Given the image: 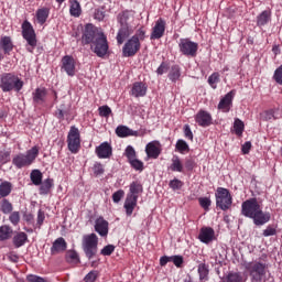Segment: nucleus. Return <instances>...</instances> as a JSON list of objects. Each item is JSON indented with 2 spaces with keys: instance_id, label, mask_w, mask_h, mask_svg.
<instances>
[{
  "instance_id": "12",
  "label": "nucleus",
  "mask_w": 282,
  "mask_h": 282,
  "mask_svg": "<svg viewBox=\"0 0 282 282\" xmlns=\"http://www.w3.org/2000/svg\"><path fill=\"white\" fill-rule=\"evenodd\" d=\"M140 40L138 36H132L130 40L126 42L122 48V55L126 58H131V56H135L138 52H140Z\"/></svg>"
},
{
  "instance_id": "48",
  "label": "nucleus",
  "mask_w": 282,
  "mask_h": 282,
  "mask_svg": "<svg viewBox=\"0 0 282 282\" xmlns=\"http://www.w3.org/2000/svg\"><path fill=\"white\" fill-rule=\"evenodd\" d=\"M132 169H134L135 171H144V163L138 159H132L131 161H129Z\"/></svg>"
},
{
  "instance_id": "42",
  "label": "nucleus",
  "mask_w": 282,
  "mask_h": 282,
  "mask_svg": "<svg viewBox=\"0 0 282 282\" xmlns=\"http://www.w3.org/2000/svg\"><path fill=\"white\" fill-rule=\"evenodd\" d=\"M180 76H182V74L180 73V66H172L169 73L170 80H172V83H176V80H180Z\"/></svg>"
},
{
  "instance_id": "3",
  "label": "nucleus",
  "mask_w": 282,
  "mask_h": 282,
  "mask_svg": "<svg viewBox=\"0 0 282 282\" xmlns=\"http://www.w3.org/2000/svg\"><path fill=\"white\" fill-rule=\"evenodd\" d=\"M39 158V147H33L26 151V154L20 153L12 159V164L17 169H23L30 166Z\"/></svg>"
},
{
  "instance_id": "31",
  "label": "nucleus",
  "mask_w": 282,
  "mask_h": 282,
  "mask_svg": "<svg viewBox=\"0 0 282 282\" xmlns=\"http://www.w3.org/2000/svg\"><path fill=\"white\" fill-rule=\"evenodd\" d=\"M118 21L122 28H129V23L133 21V15L129 11H124L118 15Z\"/></svg>"
},
{
  "instance_id": "30",
  "label": "nucleus",
  "mask_w": 282,
  "mask_h": 282,
  "mask_svg": "<svg viewBox=\"0 0 282 282\" xmlns=\"http://www.w3.org/2000/svg\"><path fill=\"white\" fill-rule=\"evenodd\" d=\"M116 133L119 138H129V135H138V131L129 129L127 126H119L116 129Z\"/></svg>"
},
{
  "instance_id": "52",
  "label": "nucleus",
  "mask_w": 282,
  "mask_h": 282,
  "mask_svg": "<svg viewBox=\"0 0 282 282\" xmlns=\"http://www.w3.org/2000/svg\"><path fill=\"white\" fill-rule=\"evenodd\" d=\"M9 220L13 226H18L19 223L21 221V214H19V212L11 213Z\"/></svg>"
},
{
  "instance_id": "41",
  "label": "nucleus",
  "mask_w": 282,
  "mask_h": 282,
  "mask_svg": "<svg viewBox=\"0 0 282 282\" xmlns=\"http://www.w3.org/2000/svg\"><path fill=\"white\" fill-rule=\"evenodd\" d=\"M48 17H50V11L47 9H40L36 12V19L40 25H43V23L47 21Z\"/></svg>"
},
{
  "instance_id": "1",
  "label": "nucleus",
  "mask_w": 282,
  "mask_h": 282,
  "mask_svg": "<svg viewBox=\"0 0 282 282\" xmlns=\"http://www.w3.org/2000/svg\"><path fill=\"white\" fill-rule=\"evenodd\" d=\"M241 215L253 220L254 226H265L271 219L268 212H263L257 198H249L241 205Z\"/></svg>"
},
{
  "instance_id": "14",
  "label": "nucleus",
  "mask_w": 282,
  "mask_h": 282,
  "mask_svg": "<svg viewBox=\"0 0 282 282\" xmlns=\"http://www.w3.org/2000/svg\"><path fill=\"white\" fill-rule=\"evenodd\" d=\"M62 69H64L68 76L76 75V61L72 55H66L62 58Z\"/></svg>"
},
{
  "instance_id": "29",
  "label": "nucleus",
  "mask_w": 282,
  "mask_h": 282,
  "mask_svg": "<svg viewBox=\"0 0 282 282\" xmlns=\"http://www.w3.org/2000/svg\"><path fill=\"white\" fill-rule=\"evenodd\" d=\"M144 188L142 187V183L139 181H134L130 184V189L127 195L132 196V197H139L141 193H143Z\"/></svg>"
},
{
  "instance_id": "7",
  "label": "nucleus",
  "mask_w": 282,
  "mask_h": 282,
  "mask_svg": "<svg viewBox=\"0 0 282 282\" xmlns=\"http://www.w3.org/2000/svg\"><path fill=\"white\" fill-rule=\"evenodd\" d=\"M22 36L28 42V52H34V47H36V33L34 32V28L28 20H25L22 24Z\"/></svg>"
},
{
  "instance_id": "18",
  "label": "nucleus",
  "mask_w": 282,
  "mask_h": 282,
  "mask_svg": "<svg viewBox=\"0 0 282 282\" xmlns=\"http://www.w3.org/2000/svg\"><path fill=\"white\" fill-rule=\"evenodd\" d=\"M95 230L100 237H107V235H109V221L105 220L102 217L97 218L95 221Z\"/></svg>"
},
{
  "instance_id": "53",
  "label": "nucleus",
  "mask_w": 282,
  "mask_h": 282,
  "mask_svg": "<svg viewBox=\"0 0 282 282\" xmlns=\"http://www.w3.org/2000/svg\"><path fill=\"white\" fill-rule=\"evenodd\" d=\"M126 158H128L129 162H131V160L135 159V149H133V147L128 145L126 148V152H124Z\"/></svg>"
},
{
  "instance_id": "16",
  "label": "nucleus",
  "mask_w": 282,
  "mask_h": 282,
  "mask_svg": "<svg viewBox=\"0 0 282 282\" xmlns=\"http://www.w3.org/2000/svg\"><path fill=\"white\" fill-rule=\"evenodd\" d=\"M232 98H235V90L229 91L223 99H220L218 109L224 111V113H228L230 107H232Z\"/></svg>"
},
{
  "instance_id": "33",
  "label": "nucleus",
  "mask_w": 282,
  "mask_h": 282,
  "mask_svg": "<svg viewBox=\"0 0 282 282\" xmlns=\"http://www.w3.org/2000/svg\"><path fill=\"white\" fill-rule=\"evenodd\" d=\"M65 116H69V106L62 104L55 111V117L58 118L59 121L65 120Z\"/></svg>"
},
{
  "instance_id": "59",
  "label": "nucleus",
  "mask_w": 282,
  "mask_h": 282,
  "mask_svg": "<svg viewBox=\"0 0 282 282\" xmlns=\"http://www.w3.org/2000/svg\"><path fill=\"white\" fill-rule=\"evenodd\" d=\"M10 162V152L0 151V164H8Z\"/></svg>"
},
{
  "instance_id": "64",
  "label": "nucleus",
  "mask_w": 282,
  "mask_h": 282,
  "mask_svg": "<svg viewBox=\"0 0 282 282\" xmlns=\"http://www.w3.org/2000/svg\"><path fill=\"white\" fill-rule=\"evenodd\" d=\"M28 281L29 282H47L46 279H43V278H41L39 275H29L28 276Z\"/></svg>"
},
{
  "instance_id": "35",
  "label": "nucleus",
  "mask_w": 282,
  "mask_h": 282,
  "mask_svg": "<svg viewBox=\"0 0 282 282\" xmlns=\"http://www.w3.org/2000/svg\"><path fill=\"white\" fill-rule=\"evenodd\" d=\"M28 241V234L25 232H19L13 237V245L15 248H21V246H24Z\"/></svg>"
},
{
  "instance_id": "50",
  "label": "nucleus",
  "mask_w": 282,
  "mask_h": 282,
  "mask_svg": "<svg viewBox=\"0 0 282 282\" xmlns=\"http://www.w3.org/2000/svg\"><path fill=\"white\" fill-rule=\"evenodd\" d=\"M113 250H116V246L108 245L101 249L100 254H102L104 257H111V254H113Z\"/></svg>"
},
{
  "instance_id": "21",
  "label": "nucleus",
  "mask_w": 282,
  "mask_h": 282,
  "mask_svg": "<svg viewBox=\"0 0 282 282\" xmlns=\"http://www.w3.org/2000/svg\"><path fill=\"white\" fill-rule=\"evenodd\" d=\"M65 250H67V241H65V238L59 237L53 242L51 247V254H61V252H65Z\"/></svg>"
},
{
  "instance_id": "38",
  "label": "nucleus",
  "mask_w": 282,
  "mask_h": 282,
  "mask_svg": "<svg viewBox=\"0 0 282 282\" xmlns=\"http://www.w3.org/2000/svg\"><path fill=\"white\" fill-rule=\"evenodd\" d=\"M170 169L177 173H182V171H184V165L182 164L180 156L172 158V164L170 165Z\"/></svg>"
},
{
  "instance_id": "26",
  "label": "nucleus",
  "mask_w": 282,
  "mask_h": 282,
  "mask_svg": "<svg viewBox=\"0 0 282 282\" xmlns=\"http://www.w3.org/2000/svg\"><path fill=\"white\" fill-rule=\"evenodd\" d=\"M270 21H272V12L270 10H264L257 17L258 28H263V25H268Z\"/></svg>"
},
{
  "instance_id": "34",
  "label": "nucleus",
  "mask_w": 282,
  "mask_h": 282,
  "mask_svg": "<svg viewBox=\"0 0 282 282\" xmlns=\"http://www.w3.org/2000/svg\"><path fill=\"white\" fill-rule=\"evenodd\" d=\"M31 182L34 186H41L43 183V173L40 170H33L30 174Z\"/></svg>"
},
{
  "instance_id": "15",
  "label": "nucleus",
  "mask_w": 282,
  "mask_h": 282,
  "mask_svg": "<svg viewBox=\"0 0 282 282\" xmlns=\"http://www.w3.org/2000/svg\"><path fill=\"white\" fill-rule=\"evenodd\" d=\"M96 153L99 160H107L113 155V148L109 142H102L99 147L96 148Z\"/></svg>"
},
{
  "instance_id": "10",
  "label": "nucleus",
  "mask_w": 282,
  "mask_h": 282,
  "mask_svg": "<svg viewBox=\"0 0 282 282\" xmlns=\"http://www.w3.org/2000/svg\"><path fill=\"white\" fill-rule=\"evenodd\" d=\"M67 144L70 153H78L80 151V131L76 126H72L67 135Z\"/></svg>"
},
{
  "instance_id": "25",
  "label": "nucleus",
  "mask_w": 282,
  "mask_h": 282,
  "mask_svg": "<svg viewBox=\"0 0 282 282\" xmlns=\"http://www.w3.org/2000/svg\"><path fill=\"white\" fill-rule=\"evenodd\" d=\"M145 152L148 158H152L153 160H158L160 158V143L150 142L145 147Z\"/></svg>"
},
{
  "instance_id": "9",
  "label": "nucleus",
  "mask_w": 282,
  "mask_h": 282,
  "mask_svg": "<svg viewBox=\"0 0 282 282\" xmlns=\"http://www.w3.org/2000/svg\"><path fill=\"white\" fill-rule=\"evenodd\" d=\"M105 33L102 31H98L94 24H86L83 35L82 43L84 45H91L97 39H100Z\"/></svg>"
},
{
  "instance_id": "63",
  "label": "nucleus",
  "mask_w": 282,
  "mask_h": 282,
  "mask_svg": "<svg viewBox=\"0 0 282 282\" xmlns=\"http://www.w3.org/2000/svg\"><path fill=\"white\" fill-rule=\"evenodd\" d=\"M184 135L185 138H187V140H191V142H193V131L191 130V126H184Z\"/></svg>"
},
{
  "instance_id": "44",
  "label": "nucleus",
  "mask_w": 282,
  "mask_h": 282,
  "mask_svg": "<svg viewBox=\"0 0 282 282\" xmlns=\"http://www.w3.org/2000/svg\"><path fill=\"white\" fill-rule=\"evenodd\" d=\"M225 282H243V275L239 272H230L226 276Z\"/></svg>"
},
{
  "instance_id": "46",
  "label": "nucleus",
  "mask_w": 282,
  "mask_h": 282,
  "mask_svg": "<svg viewBox=\"0 0 282 282\" xmlns=\"http://www.w3.org/2000/svg\"><path fill=\"white\" fill-rule=\"evenodd\" d=\"M245 127L246 126L243 124V121H241L240 119H235L234 131L236 135H242Z\"/></svg>"
},
{
  "instance_id": "36",
  "label": "nucleus",
  "mask_w": 282,
  "mask_h": 282,
  "mask_svg": "<svg viewBox=\"0 0 282 282\" xmlns=\"http://www.w3.org/2000/svg\"><path fill=\"white\" fill-rule=\"evenodd\" d=\"M66 261L67 263H74L75 265L80 263V257L78 256V252L75 250H68L66 252Z\"/></svg>"
},
{
  "instance_id": "8",
  "label": "nucleus",
  "mask_w": 282,
  "mask_h": 282,
  "mask_svg": "<svg viewBox=\"0 0 282 282\" xmlns=\"http://www.w3.org/2000/svg\"><path fill=\"white\" fill-rule=\"evenodd\" d=\"M91 52L98 56V58H105L109 52V42L107 41V35L105 33L99 36L91 45Z\"/></svg>"
},
{
  "instance_id": "37",
  "label": "nucleus",
  "mask_w": 282,
  "mask_h": 282,
  "mask_svg": "<svg viewBox=\"0 0 282 282\" xmlns=\"http://www.w3.org/2000/svg\"><path fill=\"white\" fill-rule=\"evenodd\" d=\"M12 193V183L4 181L0 184V196L8 197Z\"/></svg>"
},
{
  "instance_id": "5",
  "label": "nucleus",
  "mask_w": 282,
  "mask_h": 282,
  "mask_svg": "<svg viewBox=\"0 0 282 282\" xmlns=\"http://www.w3.org/2000/svg\"><path fill=\"white\" fill-rule=\"evenodd\" d=\"M265 268L268 265L261 262H251L246 265V270L249 272L251 282H262L263 276H265Z\"/></svg>"
},
{
  "instance_id": "24",
  "label": "nucleus",
  "mask_w": 282,
  "mask_h": 282,
  "mask_svg": "<svg viewBox=\"0 0 282 282\" xmlns=\"http://www.w3.org/2000/svg\"><path fill=\"white\" fill-rule=\"evenodd\" d=\"M135 206H138L137 196H129L127 194L123 207L126 209V215H128V217H131L133 215V210H135Z\"/></svg>"
},
{
  "instance_id": "60",
  "label": "nucleus",
  "mask_w": 282,
  "mask_h": 282,
  "mask_svg": "<svg viewBox=\"0 0 282 282\" xmlns=\"http://www.w3.org/2000/svg\"><path fill=\"white\" fill-rule=\"evenodd\" d=\"M263 237H274V235H276V228L272 227V226H268L263 232H262Z\"/></svg>"
},
{
  "instance_id": "49",
  "label": "nucleus",
  "mask_w": 282,
  "mask_h": 282,
  "mask_svg": "<svg viewBox=\"0 0 282 282\" xmlns=\"http://www.w3.org/2000/svg\"><path fill=\"white\" fill-rule=\"evenodd\" d=\"M169 186H170V188H172V191H180L182 188V186H184V183L182 181H180L178 178H174V180L170 181Z\"/></svg>"
},
{
  "instance_id": "20",
  "label": "nucleus",
  "mask_w": 282,
  "mask_h": 282,
  "mask_svg": "<svg viewBox=\"0 0 282 282\" xmlns=\"http://www.w3.org/2000/svg\"><path fill=\"white\" fill-rule=\"evenodd\" d=\"M166 263H174L176 268H182L184 265V257L182 256H163L160 259V265L164 267Z\"/></svg>"
},
{
  "instance_id": "23",
  "label": "nucleus",
  "mask_w": 282,
  "mask_h": 282,
  "mask_svg": "<svg viewBox=\"0 0 282 282\" xmlns=\"http://www.w3.org/2000/svg\"><path fill=\"white\" fill-rule=\"evenodd\" d=\"M130 94L134 98H143V96H147V85L142 82L134 83Z\"/></svg>"
},
{
  "instance_id": "40",
  "label": "nucleus",
  "mask_w": 282,
  "mask_h": 282,
  "mask_svg": "<svg viewBox=\"0 0 282 282\" xmlns=\"http://www.w3.org/2000/svg\"><path fill=\"white\" fill-rule=\"evenodd\" d=\"M198 274H199L200 281H208V274H209L208 264L206 263L198 264Z\"/></svg>"
},
{
  "instance_id": "51",
  "label": "nucleus",
  "mask_w": 282,
  "mask_h": 282,
  "mask_svg": "<svg viewBox=\"0 0 282 282\" xmlns=\"http://www.w3.org/2000/svg\"><path fill=\"white\" fill-rule=\"evenodd\" d=\"M261 118L262 120H265L267 122L269 120H276V117L274 116V110L271 109V110H265L264 112L261 113Z\"/></svg>"
},
{
  "instance_id": "47",
  "label": "nucleus",
  "mask_w": 282,
  "mask_h": 282,
  "mask_svg": "<svg viewBox=\"0 0 282 282\" xmlns=\"http://www.w3.org/2000/svg\"><path fill=\"white\" fill-rule=\"evenodd\" d=\"M0 210L4 215H10V213L12 212V203H10V200L3 198L1 200V208H0Z\"/></svg>"
},
{
  "instance_id": "54",
  "label": "nucleus",
  "mask_w": 282,
  "mask_h": 282,
  "mask_svg": "<svg viewBox=\"0 0 282 282\" xmlns=\"http://www.w3.org/2000/svg\"><path fill=\"white\" fill-rule=\"evenodd\" d=\"M98 110L101 118H109V116H111V108H109V106H101Z\"/></svg>"
},
{
  "instance_id": "6",
  "label": "nucleus",
  "mask_w": 282,
  "mask_h": 282,
  "mask_svg": "<svg viewBox=\"0 0 282 282\" xmlns=\"http://www.w3.org/2000/svg\"><path fill=\"white\" fill-rule=\"evenodd\" d=\"M216 206L220 208V210H228L232 206V196L228 189L224 187L217 188Z\"/></svg>"
},
{
  "instance_id": "17",
  "label": "nucleus",
  "mask_w": 282,
  "mask_h": 282,
  "mask_svg": "<svg viewBox=\"0 0 282 282\" xmlns=\"http://www.w3.org/2000/svg\"><path fill=\"white\" fill-rule=\"evenodd\" d=\"M14 50V44H12V39L10 36H3L0 40V61L3 58V54H10Z\"/></svg>"
},
{
  "instance_id": "2",
  "label": "nucleus",
  "mask_w": 282,
  "mask_h": 282,
  "mask_svg": "<svg viewBox=\"0 0 282 282\" xmlns=\"http://www.w3.org/2000/svg\"><path fill=\"white\" fill-rule=\"evenodd\" d=\"M0 88L2 91H20L23 89V80L19 78V76L11 74V73H4L1 75L0 78Z\"/></svg>"
},
{
  "instance_id": "58",
  "label": "nucleus",
  "mask_w": 282,
  "mask_h": 282,
  "mask_svg": "<svg viewBox=\"0 0 282 282\" xmlns=\"http://www.w3.org/2000/svg\"><path fill=\"white\" fill-rule=\"evenodd\" d=\"M98 279V271L93 270L85 276V282H96Z\"/></svg>"
},
{
  "instance_id": "45",
  "label": "nucleus",
  "mask_w": 282,
  "mask_h": 282,
  "mask_svg": "<svg viewBox=\"0 0 282 282\" xmlns=\"http://www.w3.org/2000/svg\"><path fill=\"white\" fill-rule=\"evenodd\" d=\"M176 150L178 153H188V151H191V148L188 147V143H186V141L180 139L176 142Z\"/></svg>"
},
{
  "instance_id": "27",
  "label": "nucleus",
  "mask_w": 282,
  "mask_h": 282,
  "mask_svg": "<svg viewBox=\"0 0 282 282\" xmlns=\"http://www.w3.org/2000/svg\"><path fill=\"white\" fill-rule=\"evenodd\" d=\"M47 96V90L45 88H36L33 93L34 105H43L45 102V97Z\"/></svg>"
},
{
  "instance_id": "62",
  "label": "nucleus",
  "mask_w": 282,
  "mask_h": 282,
  "mask_svg": "<svg viewBox=\"0 0 282 282\" xmlns=\"http://www.w3.org/2000/svg\"><path fill=\"white\" fill-rule=\"evenodd\" d=\"M94 19H96L97 21H104V19H105L104 9H96L94 12Z\"/></svg>"
},
{
  "instance_id": "43",
  "label": "nucleus",
  "mask_w": 282,
  "mask_h": 282,
  "mask_svg": "<svg viewBox=\"0 0 282 282\" xmlns=\"http://www.w3.org/2000/svg\"><path fill=\"white\" fill-rule=\"evenodd\" d=\"M80 3L77 0L70 1L69 13L72 17H80Z\"/></svg>"
},
{
  "instance_id": "57",
  "label": "nucleus",
  "mask_w": 282,
  "mask_h": 282,
  "mask_svg": "<svg viewBox=\"0 0 282 282\" xmlns=\"http://www.w3.org/2000/svg\"><path fill=\"white\" fill-rule=\"evenodd\" d=\"M124 197V191L123 189H118L112 194V200L115 204H119V202Z\"/></svg>"
},
{
  "instance_id": "19",
  "label": "nucleus",
  "mask_w": 282,
  "mask_h": 282,
  "mask_svg": "<svg viewBox=\"0 0 282 282\" xmlns=\"http://www.w3.org/2000/svg\"><path fill=\"white\" fill-rule=\"evenodd\" d=\"M195 120L199 127H210L213 124V117L205 110L198 111Z\"/></svg>"
},
{
  "instance_id": "56",
  "label": "nucleus",
  "mask_w": 282,
  "mask_h": 282,
  "mask_svg": "<svg viewBox=\"0 0 282 282\" xmlns=\"http://www.w3.org/2000/svg\"><path fill=\"white\" fill-rule=\"evenodd\" d=\"M93 172H94V175L98 177V175H102L105 173V167L102 166L101 163H95L93 166Z\"/></svg>"
},
{
  "instance_id": "61",
  "label": "nucleus",
  "mask_w": 282,
  "mask_h": 282,
  "mask_svg": "<svg viewBox=\"0 0 282 282\" xmlns=\"http://www.w3.org/2000/svg\"><path fill=\"white\" fill-rule=\"evenodd\" d=\"M198 202L204 210H208V208H210V200L208 197H200Z\"/></svg>"
},
{
  "instance_id": "11",
  "label": "nucleus",
  "mask_w": 282,
  "mask_h": 282,
  "mask_svg": "<svg viewBox=\"0 0 282 282\" xmlns=\"http://www.w3.org/2000/svg\"><path fill=\"white\" fill-rule=\"evenodd\" d=\"M199 45L188 39H181L178 43L180 52L184 56H191L192 58H195L197 56V50Z\"/></svg>"
},
{
  "instance_id": "4",
  "label": "nucleus",
  "mask_w": 282,
  "mask_h": 282,
  "mask_svg": "<svg viewBox=\"0 0 282 282\" xmlns=\"http://www.w3.org/2000/svg\"><path fill=\"white\" fill-rule=\"evenodd\" d=\"M82 248L87 259H94L98 254V236L96 234L85 235L82 240Z\"/></svg>"
},
{
  "instance_id": "13",
  "label": "nucleus",
  "mask_w": 282,
  "mask_h": 282,
  "mask_svg": "<svg viewBox=\"0 0 282 282\" xmlns=\"http://www.w3.org/2000/svg\"><path fill=\"white\" fill-rule=\"evenodd\" d=\"M164 32H166V22L160 18L152 28V33L150 35L151 41L162 39V36H164Z\"/></svg>"
},
{
  "instance_id": "39",
  "label": "nucleus",
  "mask_w": 282,
  "mask_h": 282,
  "mask_svg": "<svg viewBox=\"0 0 282 282\" xmlns=\"http://www.w3.org/2000/svg\"><path fill=\"white\" fill-rule=\"evenodd\" d=\"M12 237V228L10 226L4 225L0 227V241H7Z\"/></svg>"
},
{
  "instance_id": "28",
  "label": "nucleus",
  "mask_w": 282,
  "mask_h": 282,
  "mask_svg": "<svg viewBox=\"0 0 282 282\" xmlns=\"http://www.w3.org/2000/svg\"><path fill=\"white\" fill-rule=\"evenodd\" d=\"M129 36H131V29H129V26H121L117 34L118 45H122V43H124Z\"/></svg>"
},
{
  "instance_id": "55",
  "label": "nucleus",
  "mask_w": 282,
  "mask_h": 282,
  "mask_svg": "<svg viewBox=\"0 0 282 282\" xmlns=\"http://www.w3.org/2000/svg\"><path fill=\"white\" fill-rule=\"evenodd\" d=\"M208 83H209V85H210L214 89H216L217 86H215V85H217V83H219V73H214V74H212V75L208 77Z\"/></svg>"
},
{
  "instance_id": "22",
  "label": "nucleus",
  "mask_w": 282,
  "mask_h": 282,
  "mask_svg": "<svg viewBox=\"0 0 282 282\" xmlns=\"http://www.w3.org/2000/svg\"><path fill=\"white\" fill-rule=\"evenodd\" d=\"M198 239L203 243H210V241H213V239H215V229H213L210 227H203L200 229Z\"/></svg>"
},
{
  "instance_id": "32",
  "label": "nucleus",
  "mask_w": 282,
  "mask_h": 282,
  "mask_svg": "<svg viewBox=\"0 0 282 282\" xmlns=\"http://www.w3.org/2000/svg\"><path fill=\"white\" fill-rule=\"evenodd\" d=\"M52 186H54L53 178H46L40 184V195H48L50 191H52Z\"/></svg>"
}]
</instances>
